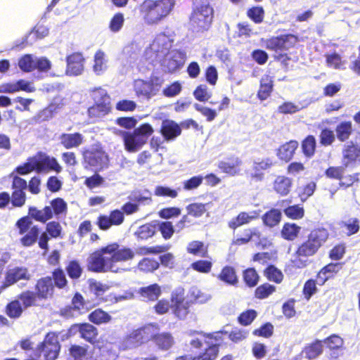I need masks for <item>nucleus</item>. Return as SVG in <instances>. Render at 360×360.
<instances>
[{"mask_svg": "<svg viewBox=\"0 0 360 360\" xmlns=\"http://www.w3.org/2000/svg\"><path fill=\"white\" fill-rule=\"evenodd\" d=\"M135 254L129 247L117 242L110 243L90 254L87 269L95 273L116 272L115 264L134 259Z\"/></svg>", "mask_w": 360, "mask_h": 360, "instance_id": "nucleus-1", "label": "nucleus"}, {"mask_svg": "<svg viewBox=\"0 0 360 360\" xmlns=\"http://www.w3.org/2000/svg\"><path fill=\"white\" fill-rule=\"evenodd\" d=\"M32 219L43 224L51 219L49 206H45L41 210L30 206L28 208V215L22 217L16 221L15 226L18 234L22 236L20 243L24 247H30L35 244L40 233V228L33 224Z\"/></svg>", "mask_w": 360, "mask_h": 360, "instance_id": "nucleus-2", "label": "nucleus"}, {"mask_svg": "<svg viewBox=\"0 0 360 360\" xmlns=\"http://www.w3.org/2000/svg\"><path fill=\"white\" fill-rule=\"evenodd\" d=\"M226 332L216 331L205 333L202 330L191 331L193 338L189 345L199 352L193 356V360H216L220 354V348L223 342L222 335Z\"/></svg>", "mask_w": 360, "mask_h": 360, "instance_id": "nucleus-3", "label": "nucleus"}, {"mask_svg": "<svg viewBox=\"0 0 360 360\" xmlns=\"http://www.w3.org/2000/svg\"><path fill=\"white\" fill-rule=\"evenodd\" d=\"M175 4V0H144L139 12L146 24L157 25L170 14Z\"/></svg>", "mask_w": 360, "mask_h": 360, "instance_id": "nucleus-4", "label": "nucleus"}, {"mask_svg": "<svg viewBox=\"0 0 360 360\" xmlns=\"http://www.w3.org/2000/svg\"><path fill=\"white\" fill-rule=\"evenodd\" d=\"M153 132L154 130L149 123H143L132 131L117 130L115 133L122 138L124 149L129 153H134L147 143Z\"/></svg>", "mask_w": 360, "mask_h": 360, "instance_id": "nucleus-5", "label": "nucleus"}, {"mask_svg": "<svg viewBox=\"0 0 360 360\" xmlns=\"http://www.w3.org/2000/svg\"><path fill=\"white\" fill-rule=\"evenodd\" d=\"M329 238L330 233L326 228L316 227L309 231L297 248L302 256L311 257L318 254Z\"/></svg>", "mask_w": 360, "mask_h": 360, "instance_id": "nucleus-6", "label": "nucleus"}, {"mask_svg": "<svg viewBox=\"0 0 360 360\" xmlns=\"http://www.w3.org/2000/svg\"><path fill=\"white\" fill-rule=\"evenodd\" d=\"M214 18V9L209 1H193L192 11L189 16V24L197 32H205L210 29Z\"/></svg>", "mask_w": 360, "mask_h": 360, "instance_id": "nucleus-7", "label": "nucleus"}, {"mask_svg": "<svg viewBox=\"0 0 360 360\" xmlns=\"http://www.w3.org/2000/svg\"><path fill=\"white\" fill-rule=\"evenodd\" d=\"M139 210V205L136 203L126 202L122 207V210L115 209L111 210L109 214H101L97 217L96 224L99 229L108 231L112 226H118L124 221V213L127 215L136 212Z\"/></svg>", "mask_w": 360, "mask_h": 360, "instance_id": "nucleus-8", "label": "nucleus"}, {"mask_svg": "<svg viewBox=\"0 0 360 360\" xmlns=\"http://www.w3.org/2000/svg\"><path fill=\"white\" fill-rule=\"evenodd\" d=\"M60 349L58 334L50 331L45 335L43 341L37 345L34 352L37 356H42L44 360H56L58 358Z\"/></svg>", "mask_w": 360, "mask_h": 360, "instance_id": "nucleus-9", "label": "nucleus"}, {"mask_svg": "<svg viewBox=\"0 0 360 360\" xmlns=\"http://www.w3.org/2000/svg\"><path fill=\"white\" fill-rule=\"evenodd\" d=\"M92 96L94 103L88 110L91 117H101L110 113L112 109L110 98L105 90L96 89Z\"/></svg>", "mask_w": 360, "mask_h": 360, "instance_id": "nucleus-10", "label": "nucleus"}, {"mask_svg": "<svg viewBox=\"0 0 360 360\" xmlns=\"http://www.w3.org/2000/svg\"><path fill=\"white\" fill-rule=\"evenodd\" d=\"M299 39L293 34H284L271 37L264 41V47L271 51H287L298 43Z\"/></svg>", "mask_w": 360, "mask_h": 360, "instance_id": "nucleus-11", "label": "nucleus"}, {"mask_svg": "<svg viewBox=\"0 0 360 360\" xmlns=\"http://www.w3.org/2000/svg\"><path fill=\"white\" fill-rule=\"evenodd\" d=\"M30 160L33 162L37 173L49 171L59 173L62 170L56 158L51 157L42 151H38L35 155L30 157Z\"/></svg>", "mask_w": 360, "mask_h": 360, "instance_id": "nucleus-12", "label": "nucleus"}, {"mask_svg": "<svg viewBox=\"0 0 360 360\" xmlns=\"http://www.w3.org/2000/svg\"><path fill=\"white\" fill-rule=\"evenodd\" d=\"M63 228L57 221H51L46 223L45 231L39 234L37 242L41 250L47 251L49 248V242L51 239L62 238Z\"/></svg>", "mask_w": 360, "mask_h": 360, "instance_id": "nucleus-13", "label": "nucleus"}, {"mask_svg": "<svg viewBox=\"0 0 360 360\" xmlns=\"http://www.w3.org/2000/svg\"><path fill=\"white\" fill-rule=\"evenodd\" d=\"M160 329L157 323H150L133 330L127 337L129 343L134 347H139L152 340L153 331Z\"/></svg>", "mask_w": 360, "mask_h": 360, "instance_id": "nucleus-14", "label": "nucleus"}, {"mask_svg": "<svg viewBox=\"0 0 360 360\" xmlns=\"http://www.w3.org/2000/svg\"><path fill=\"white\" fill-rule=\"evenodd\" d=\"M79 333V338L90 343L95 345L98 343V330L96 326L89 323H74L68 329L70 335H75Z\"/></svg>", "mask_w": 360, "mask_h": 360, "instance_id": "nucleus-15", "label": "nucleus"}, {"mask_svg": "<svg viewBox=\"0 0 360 360\" xmlns=\"http://www.w3.org/2000/svg\"><path fill=\"white\" fill-rule=\"evenodd\" d=\"M84 161L91 167L102 170L108 167V155L101 149L86 150L83 153Z\"/></svg>", "mask_w": 360, "mask_h": 360, "instance_id": "nucleus-16", "label": "nucleus"}, {"mask_svg": "<svg viewBox=\"0 0 360 360\" xmlns=\"http://www.w3.org/2000/svg\"><path fill=\"white\" fill-rule=\"evenodd\" d=\"M171 308L174 314L179 319L186 318L190 312L191 302L185 299L183 292H172L170 297Z\"/></svg>", "mask_w": 360, "mask_h": 360, "instance_id": "nucleus-17", "label": "nucleus"}, {"mask_svg": "<svg viewBox=\"0 0 360 360\" xmlns=\"http://www.w3.org/2000/svg\"><path fill=\"white\" fill-rule=\"evenodd\" d=\"M276 165V161L272 158L258 159L252 162V172L249 177L255 181H262L264 179V171L270 169Z\"/></svg>", "mask_w": 360, "mask_h": 360, "instance_id": "nucleus-18", "label": "nucleus"}, {"mask_svg": "<svg viewBox=\"0 0 360 360\" xmlns=\"http://www.w3.org/2000/svg\"><path fill=\"white\" fill-rule=\"evenodd\" d=\"M34 289V292L41 301L46 300L53 297L55 290L51 277L46 276L37 279Z\"/></svg>", "mask_w": 360, "mask_h": 360, "instance_id": "nucleus-19", "label": "nucleus"}, {"mask_svg": "<svg viewBox=\"0 0 360 360\" xmlns=\"http://www.w3.org/2000/svg\"><path fill=\"white\" fill-rule=\"evenodd\" d=\"M89 311L87 303L84 296L79 292H76L72 298L71 305L66 307L62 311V315L66 318L73 316V312L78 314H84Z\"/></svg>", "mask_w": 360, "mask_h": 360, "instance_id": "nucleus-20", "label": "nucleus"}, {"mask_svg": "<svg viewBox=\"0 0 360 360\" xmlns=\"http://www.w3.org/2000/svg\"><path fill=\"white\" fill-rule=\"evenodd\" d=\"M85 59L79 52L72 53L66 57V74L70 76H77L84 71Z\"/></svg>", "mask_w": 360, "mask_h": 360, "instance_id": "nucleus-21", "label": "nucleus"}, {"mask_svg": "<svg viewBox=\"0 0 360 360\" xmlns=\"http://www.w3.org/2000/svg\"><path fill=\"white\" fill-rule=\"evenodd\" d=\"M68 356L72 360H96L88 345L70 344L68 349Z\"/></svg>", "mask_w": 360, "mask_h": 360, "instance_id": "nucleus-22", "label": "nucleus"}, {"mask_svg": "<svg viewBox=\"0 0 360 360\" xmlns=\"http://www.w3.org/2000/svg\"><path fill=\"white\" fill-rule=\"evenodd\" d=\"M30 279V275L25 267H15L6 271L5 278L1 285L4 289L15 284L20 280L28 281Z\"/></svg>", "mask_w": 360, "mask_h": 360, "instance_id": "nucleus-23", "label": "nucleus"}, {"mask_svg": "<svg viewBox=\"0 0 360 360\" xmlns=\"http://www.w3.org/2000/svg\"><path fill=\"white\" fill-rule=\"evenodd\" d=\"M242 165V160L239 157L233 155L228 158L226 160L219 162L218 167L221 172L234 176L240 174Z\"/></svg>", "mask_w": 360, "mask_h": 360, "instance_id": "nucleus-24", "label": "nucleus"}, {"mask_svg": "<svg viewBox=\"0 0 360 360\" xmlns=\"http://www.w3.org/2000/svg\"><path fill=\"white\" fill-rule=\"evenodd\" d=\"M160 132L167 141H173L181 134L180 125L174 120L165 119L162 122Z\"/></svg>", "mask_w": 360, "mask_h": 360, "instance_id": "nucleus-25", "label": "nucleus"}, {"mask_svg": "<svg viewBox=\"0 0 360 360\" xmlns=\"http://www.w3.org/2000/svg\"><path fill=\"white\" fill-rule=\"evenodd\" d=\"M156 348L160 351H167L175 344V340L170 332L158 333L153 331L152 340Z\"/></svg>", "mask_w": 360, "mask_h": 360, "instance_id": "nucleus-26", "label": "nucleus"}, {"mask_svg": "<svg viewBox=\"0 0 360 360\" xmlns=\"http://www.w3.org/2000/svg\"><path fill=\"white\" fill-rule=\"evenodd\" d=\"M261 232L256 227L243 229L231 242L234 246H241L248 244L253 240H259L261 238Z\"/></svg>", "mask_w": 360, "mask_h": 360, "instance_id": "nucleus-27", "label": "nucleus"}, {"mask_svg": "<svg viewBox=\"0 0 360 360\" xmlns=\"http://www.w3.org/2000/svg\"><path fill=\"white\" fill-rule=\"evenodd\" d=\"M259 213L257 211L252 212H240L236 217L228 221L227 226L232 231H236L238 228L247 225L252 221L257 219Z\"/></svg>", "mask_w": 360, "mask_h": 360, "instance_id": "nucleus-28", "label": "nucleus"}, {"mask_svg": "<svg viewBox=\"0 0 360 360\" xmlns=\"http://www.w3.org/2000/svg\"><path fill=\"white\" fill-rule=\"evenodd\" d=\"M342 161L343 166L348 167L360 162V146L350 143L342 149Z\"/></svg>", "mask_w": 360, "mask_h": 360, "instance_id": "nucleus-29", "label": "nucleus"}, {"mask_svg": "<svg viewBox=\"0 0 360 360\" xmlns=\"http://www.w3.org/2000/svg\"><path fill=\"white\" fill-rule=\"evenodd\" d=\"M342 269L341 263L330 262L322 267L316 274L317 283L323 285L329 279L333 278Z\"/></svg>", "mask_w": 360, "mask_h": 360, "instance_id": "nucleus-30", "label": "nucleus"}, {"mask_svg": "<svg viewBox=\"0 0 360 360\" xmlns=\"http://www.w3.org/2000/svg\"><path fill=\"white\" fill-rule=\"evenodd\" d=\"M299 146L296 140H290L281 145L276 151L278 158L285 162H290L294 157Z\"/></svg>", "mask_w": 360, "mask_h": 360, "instance_id": "nucleus-31", "label": "nucleus"}, {"mask_svg": "<svg viewBox=\"0 0 360 360\" xmlns=\"http://www.w3.org/2000/svg\"><path fill=\"white\" fill-rule=\"evenodd\" d=\"M274 87L273 77L264 75L259 80V86L257 92V98L264 101L271 97Z\"/></svg>", "mask_w": 360, "mask_h": 360, "instance_id": "nucleus-32", "label": "nucleus"}, {"mask_svg": "<svg viewBox=\"0 0 360 360\" xmlns=\"http://www.w3.org/2000/svg\"><path fill=\"white\" fill-rule=\"evenodd\" d=\"M60 144L65 149L77 148L84 142V136L79 132L63 133L59 136Z\"/></svg>", "mask_w": 360, "mask_h": 360, "instance_id": "nucleus-33", "label": "nucleus"}, {"mask_svg": "<svg viewBox=\"0 0 360 360\" xmlns=\"http://www.w3.org/2000/svg\"><path fill=\"white\" fill-rule=\"evenodd\" d=\"M139 295L146 302H155L162 294V288L158 283H153L139 288Z\"/></svg>", "mask_w": 360, "mask_h": 360, "instance_id": "nucleus-34", "label": "nucleus"}, {"mask_svg": "<svg viewBox=\"0 0 360 360\" xmlns=\"http://www.w3.org/2000/svg\"><path fill=\"white\" fill-rule=\"evenodd\" d=\"M134 91L138 96H142L148 99L156 94L153 79L150 81L137 79L134 82Z\"/></svg>", "mask_w": 360, "mask_h": 360, "instance_id": "nucleus-35", "label": "nucleus"}, {"mask_svg": "<svg viewBox=\"0 0 360 360\" xmlns=\"http://www.w3.org/2000/svg\"><path fill=\"white\" fill-rule=\"evenodd\" d=\"M292 179L285 175H278L273 181L274 191L281 196L288 195L292 187Z\"/></svg>", "mask_w": 360, "mask_h": 360, "instance_id": "nucleus-36", "label": "nucleus"}, {"mask_svg": "<svg viewBox=\"0 0 360 360\" xmlns=\"http://www.w3.org/2000/svg\"><path fill=\"white\" fill-rule=\"evenodd\" d=\"M323 352V345L322 340H315L313 342L307 344L302 349V353L305 357L309 359H314L319 357Z\"/></svg>", "mask_w": 360, "mask_h": 360, "instance_id": "nucleus-37", "label": "nucleus"}, {"mask_svg": "<svg viewBox=\"0 0 360 360\" xmlns=\"http://www.w3.org/2000/svg\"><path fill=\"white\" fill-rule=\"evenodd\" d=\"M16 298L20 300L25 310L30 307H38L39 301H40L34 291L30 290L21 292L17 295Z\"/></svg>", "mask_w": 360, "mask_h": 360, "instance_id": "nucleus-38", "label": "nucleus"}, {"mask_svg": "<svg viewBox=\"0 0 360 360\" xmlns=\"http://www.w3.org/2000/svg\"><path fill=\"white\" fill-rule=\"evenodd\" d=\"M25 309L20 300L16 297L9 301L5 306L4 312L11 319L16 320L20 318Z\"/></svg>", "mask_w": 360, "mask_h": 360, "instance_id": "nucleus-39", "label": "nucleus"}, {"mask_svg": "<svg viewBox=\"0 0 360 360\" xmlns=\"http://www.w3.org/2000/svg\"><path fill=\"white\" fill-rule=\"evenodd\" d=\"M217 278L229 285H236L238 283V278L235 268L229 265H226L221 269Z\"/></svg>", "mask_w": 360, "mask_h": 360, "instance_id": "nucleus-40", "label": "nucleus"}, {"mask_svg": "<svg viewBox=\"0 0 360 360\" xmlns=\"http://www.w3.org/2000/svg\"><path fill=\"white\" fill-rule=\"evenodd\" d=\"M88 320L97 326L107 324L112 321L111 315L101 308H97L88 315Z\"/></svg>", "mask_w": 360, "mask_h": 360, "instance_id": "nucleus-41", "label": "nucleus"}, {"mask_svg": "<svg viewBox=\"0 0 360 360\" xmlns=\"http://www.w3.org/2000/svg\"><path fill=\"white\" fill-rule=\"evenodd\" d=\"M337 139L345 142L349 139L353 133V127L351 121H342L335 127Z\"/></svg>", "mask_w": 360, "mask_h": 360, "instance_id": "nucleus-42", "label": "nucleus"}, {"mask_svg": "<svg viewBox=\"0 0 360 360\" xmlns=\"http://www.w3.org/2000/svg\"><path fill=\"white\" fill-rule=\"evenodd\" d=\"M186 252L191 255L201 257H206L208 255L207 245L200 240H192L188 243L186 247Z\"/></svg>", "mask_w": 360, "mask_h": 360, "instance_id": "nucleus-43", "label": "nucleus"}, {"mask_svg": "<svg viewBox=\"0 0 360 360\" xmlns=\"http://www.w3.org/2000/svg\"><path fill=\"white\" fill-rule=\"evenodd\" d=\"M173 41L165 34L158 35L153 41V46L155 51L162 54H167L172 47Z\"/></svg>", "mask_w": 360, "mask_h": 360, "instance_id": "nucleus-44", "label": "nucleus"}, {"mask_svg": "<svg viewBox=\"0 0 360 360\" xmlns=\"http://www.w3.org/2000/svg\"><path fill=\"white\" fill-rule=\"evenodd\" d=\"M160 266V264L156 259L153 257H143L139 262L137 268L140 271L148 274L158 270Z\"/></svg>", "mask_w": 360, "mask_h": 360, "instance_id": "nucleus-45", "label": "nucleus"}, {"mask_svg": "<svg viewBox=\"0 0 360 360\" xmlns=\"http://www.w3.org/2000/svg\"><path fill=\"white\" fill-rule=\"evenodd\" d=\"M52 282L54 288L65 289L68 285V280L64 271L60 268H56L51 271Z\"/></svg>", "mask_w": 360, "mask_h": 360, "instance_id": "nucleus-46", "label": "nucleus"}, {"mask_svg": "<svg viewBox=\"0 0 360 360\" xmlns=\"http://www.w3.org/2000/svg\"><path fill=\"white\" fill-rule=\"evenodd\" d=\"M263 274L268 281L276 284L281 283L284 278L282 271L273 264L268 265L264 269Z\"/></svg>", "mask_w": 360, "mask_h": 360, "instance_id": "nucleus-47", "label": "nucleus"}, {"mask_svg": "<svg viewBox=\"0 0 360 360\" xmlns=\"http://www.w3.org/2000/svg\"><path fill=\"white\" fill-rule=\"evenodd\" d=\"M262 219L265 226L272 228L280 223L281 220V212L279 210L272 208L264 213Z\"/></svg>", "mask_w": 360, "mask_h": 360, "instance_id": "nucleus-48", "label": "nucleus"}, {"mask_svg": "<svg viewBox=\"0 0 360 360\" xmlns=\"http://www.w3.org/2000/svg\"><path fill=\"white\" fill-rule=\"evenodd\" d=\"M301 227L295 223H285L281 233L283 238L286 240H294L298 236Z\"/></svg>", "mask_w": 360, "mask_h": 360, "instance_id": "nucleus-49", "label": "nucleus"}, {"mask_svg": "<svg viewBox=\"0 0 360 360\" xmlns=\"http://www.w3.org/2000/svg\"><path fill=\"white\" fill-rule=\"evenodd\" d=\"M339 225L341 229L345 230V233L348 236L357 233L360 230V220L356 217L341 221Z\"/></svg>", "mask_w": 360, "mask_h": 360, "instance_id": "nucleus-50", "label": "nucleus"}, {"mask_svg": "<svg viewBox=\"0 0 360 360\" xmlns=\"http://www.w3.org/2000/svg\"><path fill=\"white\" fill-rule=\"evenodd\" d=\"M302 152L307 158H311L314 155L316 148V139L313 135L307 136L301 143Z\"/></svg>", "mask_w": 360, "mask_h": 360, "instance_id": "nucleus-51", "label": "nucleus"}, {"mask_svg": "<svg viewBox=\"0 0 360 360\" xmlns=\"http://www.w3.org/2000/svg\"><path fill=\"white\" fill-rule=\"evenodd\" d=\"M156 233V225L146 223L140 226L135 232L136 237L141 240H146L152 238Z\"/></svg>", "mask_w": 360, "mask_h": 360, "instance_id": "nucleus-52", "label": "nucleus"}, {"mask_svg": "<svg viewBox=\"0 0 360 360\" xmlns=\"http://www.w3.org/2000/svg\"><path fill=\"white\" fill-rule=\"evenodd\" d=\"M65 271L72 280H78L83 273L82 266L77 259L70 260L65 266Z\"/></svg>", "mask_w": 360, "mask_h": 360, "instance_id": "nucleus-53", "label": "nucleus"}, {"mask_svg": "<svg viewBox=\"0 0 360 360\" xmlns=\"http://www.w3.org/2000/svg\"><path fill=\"white\" fill-rule=\"evenodd\" d=\"M49 206L51 211V219L54 216L58 217L61 214H66L68 212V205L61 198L53 199Z\"/></svg>", "mask_w": 360, "mask_h": 360, "instance_id": "nucleus-54", "label": "nucleus"}, {"mask_svg": "<svg viewBox=\"0 0 360 360\" xmlns=\"http://www.w3.org/2000/svg\"><path fill=\"white\" fill-rule=\"evenodd\" d=\"M243 280L249 288L255 287L259 281V275L254 267H249L243 271Z\"/></svg>", "mask_w": 360, "mask_h": 360, "instance_id": "nucleus-55", "label": "nucleus"}, {"mask_svg": "<svg viewBox=\"0 0 360 360\" xmlns=\"http://www.w3.org/2000/svg\"><path fill=\"white\" fill-rule=\"evenodd\" d=\"M276 288L274 285L269 283H264L257 286L254 292V296L255 298L259 300H264L269 297L274 292H276Z\"/></svg>", "mask_w": 360, "mask_h": 360, "instance_id": "nucleus-56", "label": "nucleus"}, {"mask_svg": "<svg viewBox=\"0 0 360 360\" xmlns=\"http://www.w3.org/2000/svg\"><path fill=\"white\" fill-rule=\"evenodd\" d=\"M155 225L156 229L160 232L162 237L166 240L170 239L175 232L174 226L170 221H158Z\"/></svg>", "mask_w": 360, "mask_h": 360, "instance_id": "nucleus-57", "label": "nucleus"}, {"mask_svg": "<svg viewBox=\"0 0 360 360\" xmlns=\"http://www.w3.org/2000/svg\"><path fill=\"white\" fill-rule=\"evenodd\" d=\"M10 176L12 178V192L26 194V190L27 189V181L18 175H14L13 173H11Z\"/></svg>", "mask_w": 360, "mask_h": 360, "instance_id": "nucleus-58", "label": "nucleus"}, {"mask_svg": "<svg viewBox=\"0 0 360 360\" xmlns=\"http://www.w3.org/2000/svg\"><path fill=\"white\" fill-rule=\"evenodd\" d=\"M207 204L202 202H193L186 206L188 215L198 218L202 217L207 212Z\"/></svg>", "mask_w": 360, "mask_h": 360, "instance_id": "nucleus-59", "label": "nucleus"}, {"mask_svg": "<svg viewBox=\"0 0 360 360\" xmlns=\"http://www.w3.org/2000/svg\"><path fill=\"white\" fill-rule=\"evenodd\" d=\"M316 188V184L313 181H311L301 186L298 191V197L300 198V200L302 202H305L314 194Z\"/></svg>", "mask_w": 360, "mask_h": 360, "instance_id": "nucleus-60", "label": "nucleus"}, {"mask_svg": "<svg viewBox=\"0 0 360 360\" xmlns=\"http://www.w3.org/2000/svg\"><path fill=\"white\" fill-rule=\"evenodd\" d=\"M169 248V245H157L151 247L143 246L139 248V253L142 255H158L166 252Z\"/></svg>", "mask_w": 360, "mask_h": 360, "instance_id": "nucleus-61", "label": "nucleus"}, {"mask_svg": "<svg viewBox=\"0 0 360 360\" xmlns=\"http://www.w3.org/2000/svg\"><path fill=\"white\" fill-rule=\"evenodd\" d=\"M323 343H324L326 347L330 350H338L342 347L344 341L338 335L332 334L322 340V344Z\"/></svg>", "mask_w": 360, "mask_h": 360, "instance_id": "nucleus-62", "label": "nucleus"}, {"mask_svg": "<svg viewBox=\"0 0 360 360\" xmlns=\"http://www.w3.org/2000/svg\"><path fill=\"white\" fill-rule=\"evenodd\" d=\"M309 258L308 256H302L296 248L293 257L289 262L290 266L293 269L305 268L309 264Z\"/></svg>", "mask_w": 360, "mask_h": 360, "instance_id": "nucleus-63", "label": "nucleus"}, {"mask_svg": "<svg viewBox=\"0 0 360 360\" xmlns=\"http://www.w3.org/2000/svg\"><path fill=\"white\" fill-rule=\"evenodd\" d=\"M335 140V136L332 129L324 127L319 134V143L321 146H328L333 144Z\"/></svg>", "mask_w": 360, "mask_h": 360, "instance_id": "nucleus-64", "label": "nucleus"}]
</instances>
